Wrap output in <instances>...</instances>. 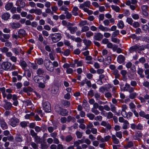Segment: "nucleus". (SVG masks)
<instances>
[{
    "instance_id": "obj_1",
    "label": "nucleus",
    "mask_w": 149,
    "mask_h": 149,
    "mask_svg": "<svg viewBox=\"0 0 149 149\" xmlns=\"http://www.w3.org/2000/svg\"><path fill=\"white\" fill-rule=\"evenodd\" d=\"M50 38L54 42H56L59 41L62 38V35L60 33H52L49 35Z\"/></svg>"
},
{
    "instance_id": "obj_2",
    "label": "nucleus",
    "mask_w": 149,
    "mask_h": 149,
    "mask_svg": "<svg viewBox=\"0 0 149 149\" xmlns=\"http://www.w3.org/2000/svg\"><path fill=\"white\" fill-rule=\"evenodd\" d=\"M19 122L20 120L19 119L13 117L10 119L8 124L12 127H15L18 125Z\"/></svg>"
},
{
    "instance_id": "obj_3",
    "label": "nucleus",
    "mask_w": 149,
    "mask_h": 149,
    "mask_svg": "<svg viewBox=\"0 0 149 149\" xmlns=\"http://www.w3.org/2000/svg\"><path fill=\"white\" fill-rule=\"evenodd\" d=\"M118 120L120 122L123 123L122 127L123 129L126 130L129 128V123L127 120H125L122 117H119Z\"/></svg>"
},
{
    "instance_id": "obj_4",
    "label": "nucleus",
    "mask_w": 149,
    "mask_h": 149,
    "mask_svg": "<svg viewBox=\"0 0 149 149\" xmlns=\"http://www.w3.org/2000/svg\"><path fill=\"white\" fill-rule=\"evenodd\" d=\"M51 63H52L49 60H46L45 62L44 65L48 70L50 72H53L54 70V67L51 64Z\"/></svg>"
},
{
    "instance_id": "obj_5",
    "label": "nucleus",
    "mask_w": 149,
    "mask_h": 149,
    "mask_svg": "<svg viewBox=\"0 0 149 149\" xmlns=\"http://www.w3.org/2000/svg\"><path fill=\"white\" fill-rule=\"evenodd\" d=\"M42 106L45 112L49 113L51 111V105L49 102L47 101L43 102Z\"/></svg>"
},
{
    "instance_id": "obj_6",
    "label": "nucleus",
    "mask_w": 149,
    "mask_h": 149,
    "mask_svg": "<svg viewBox=\"0 0 149 149\" xmlns=\"http://www.w3.org/2000/svg\"><path fill=\"white\" fill-rule=\"evenodd\" d=\"M11 64L9 62H3L2 65V68L6 70H10L11 68Z\"/></svg>"
},
{
    "instance_id": "obj_7",
    "label": "nucleus",
    "mask_w": 149,
    "mask_h": 149,
    "mask_svg": "<svg viewBox=\"0 0 149 149\" xmlns=\"http://www.w3.org/2000/svg\"><path fill=\"white\" fill-rule=\"evenodd\" d=\"M103 37V34L100 33H95L94 35L93 38L95 40L100 41Z\"/></svg>"
},
{
    "instance_id": "obj_8",
    "label": "nucleus",
    "mask_w": 149,
    "mask_h": 149,
    "mask_svg": "<svg viewBox=\"0 0 149 149\" xmlns=\"http://www.w3.org/2000/svg\"><path fill=\"white\" fill-rule=\"evenodd\" d=\"M100 125L101 126L106 127L107 129L108 130H110L112 128L111 125L108 122L102 121L101 122Z\"/></svg>"
},
{
    "instance_id": "obj_9",
    "label": "nucleus",
    "mask_w": 149,
    "mask_h": 149,
    "mask_svg": "<svg viewBox=\"0 0 149 149\" xmlns=\"http://www.w3.org/2000/svg\"><path fill=\"white\" fill-rule=\"evenodd\" d=\"M91 5V2L89 1H86L84 3L80 4L79 7L80 9H82L85 7L87 8H89Z\"/></svg>"
},
{
    "instance_id": "obj_10",
    "label": "nucleus",
    "mask_w": 149,
    "mask_h": 149,
    "mask_svg": "<svg viewBox=\"0 0 149 149\" xmlns=\"http://www.w3.org/2000/svg\"><path fill=\"white\" fill-rule=\"evenodd\" d=\"M127 108V107L126 104H124L122 106L121 113L122 115L124 117L127 116L126 110Z\"/></svg>"
},
{
    "instance_id": "obj_11",
    "label": "nucleus",
    "mask_w": 149,
    "mask_h": 149,
    "mask_svg": "<svg viewBox=\"0 0 149 149\" xmlns=\"http://www.w3.org/2000/svg\"><path fill=\"white\" fill-rule=\"evenodd\" d=\"M68 29L70 31L71 34L74 33L78 30L77 27L76 26L72 27L69 25H67Z\"/></svg>"
},
{
    "instance_id": "obj_12",
    "label": "nucleus",
    "mask_w": 149,
    "mask_h": 149,
    "mask_svg": "<svg viewBox=\"0 0 149 149\" xmlns=\"http://www.w3.org/2000/svg\"><path fill=\"white\" fill-rule=\"evenodd\" d=\"M57 127L58 125L55 124L53 125V127L49 126L47 127V129L48 132L50 133H51L54 131V130H56Z\"/></svg>"
},
{
    "instance_id": "obj_13",
    "label": "nucleus",
    "mask_w": 149,
    "mask_h": 149,
    "mask_svg": "<svg viewBox=\"0 0 149 149\" xmlns=\"http://www.w3.org/2000/svg\"><path fill=\"white\" fill-rule=\"evenodd\" d=\"M16 5L19 7L24 8L25 6V2L22 0H18L16 3Z\"/></svg>"
},
{
    "instance_id": "obj_14",
    "label": "nucleus",
    "mask_w": 149,
    "mask_h": 149,
    "mask_svg": "<svg viewBox=\"0 0 149 149\" xmlns=\"http://www.w3.org/2000/svg\"><path fill=\"white\" fill-rule=\"evenodd\" d=\"M4 102H5L4 104V108L6 109L9 110L12 107V104L10 102H8L6 100H4Z\"/></svg>"
},
{
    "instance_id": "obj_15",
    "label": "nucleus",
    "mask_w": 149,
    "mask_h": 149,
    "mask_svg": "<svg viewBox=\"0 0 149 149\" xmlns=\"http://www.w3.org/2000/svg\"><path fill=\"white\" fill-rule=\"evenodd\" d=\"M142 10L143 14L145 16H147L148 15V13L147 6L146 5H143L141 7Z\"/></svg>"
},
{
    "instance_id": "obj_16",
    "label": "nucleus",
    "mask_w": 149,
    "mask_h": 149,
    "mask_svg": "<svg viewBox=\"0 0 149 149\" xmlns=\"http://www.w3.org/2000/svg\"><path fill=\"white\" fill-rule=\"evenodd\" d=\"M125 60V57L122 55H119L117 57V61L119 63H123L124 62Z\"/></svg>"
},
{
    "instance_id": "obj_17",
    "label": "nucleus",
    "mask_w": 149,
    "mask_h": 149,
    "mask_svg": "<svg viewBox=\"0 0 149 149\" xmlns=\"http://www.w3.org/2000/svg\"><path fill=\"white\" fill-rule=\"evenodd\" d=\"M11 27L13 29H17L19 28L20 26V24L19 23L13 22L10 23Z\"/></svg>"
},
{
    "instance_id": "obj_18",
    "label": "nucleus",
    "mask_w": 149,
    "mask_h": 149,
    "mask_svg": "<svg viewBox=\"0 0 149 149\" xmlns=\"http://www.w3.org/2000/svg\"><path fill=\"white\" fill-rule=\"evenodd\" d=\"M15 139L16 141L18 142H21L23 140V138L21 134H16V136L15 137Z\"/></svg>"
},
{
    "instance_id": "obj_19",
    "label": "nucleus",
    "mask_w": 149,
    "mask_h": 149,
    "mask_svg": "<svg viewBox=\"0 0 149 149\" xmlns=\"http://www.w3.org/2000/svg\"><path fill=\"white\" fill-rule=\"evenodd\" d=\"M139 115L141 117L144 118L146 119H149V114H146L145 112L142 111H140L139 113Z\"/></svg>"
},
{
    "instance_id": "obj_20",
    "label": "nucleus",
    "mask_w": 149,
    "mask_h": 149,
    "mask_svg": "<svg viewBox=\"0 0 149 149\" xmlns=\"http://www.w3.org/2000/svg\"><path fill=\"white\" fill-rule=\"evenodd\" d=\"M0 124L1 127L3 130H5L8 128V125L4 120H1Z\"/></svg>"
},
{
    "instance_id": "obj_21",
    "label": "nucleus",
    "mask_w": 149,
    "mask_h": 149,
    "mask_svg": "<svg viewBox=\"0 0 149 149\" xmlns=\"http://www.w3.org/2000/svg\"><path fill=\"white\" fill-rule=\"evenodd\" d=\"M10 16V14L8 13H3L1 16L2 18L4 20L8 19Z\"/></svg>"
},
{
    "instance_id": "obj_22",
    "label": "nucleus",
    "mask_w": 149,
    "mask_h": 149,
    "mask_svg": "<svg viewBox=\"0 0 149 149\" xmlns=\"http://www.w3.org/2000/svg\"><path fill=\"white\" fill-rule=\"evenodd\" d=\"M59 87L55 85H53L52 88L51 92L53 94H56L58 91Z\"/></svg>"
},
{
    "instance_id": "obj_23",
    "label": "nucleus",
    "mask_w": 149,
    "mask_h": 149,
    "mask_svg": "<svg viewBox=\"0 0 149 149\" xmlns=\"http://www.w3.org/2000/svg\"><path fill=\"white\" fill-rule=\"evenodd\" d=\"M13 6V4L12 2L7 3L5 6V8L7 10H10Z\"/></svg>"
},
{
    "instance_id": "obj_24",
    "label": "nucleus",
    "mask_w": 149,
    "mask_h": 149,
    "mask_svg": "<svg viewBox=\"0 0 149 149\" xmlns=\"http://www.w3.org/2000/svg\"><path fill=\"white\" fill-rule=\"evenodd\" d=\"M76 121V119L74 117L72 116H68L67 118V121L68 123H69L70 121H72V123H74Z\"/></svg>"
},
{
    "instance_id": "obj_25",
    "label": "nucleus",
    "mask_w": 149,
    "mask_h": 149,
    "mask_svg": "<svg viewBox=\"0 0 149 149\" xmlns=\"http://www.w3.org/2000/svg\"><path fill=\"white\" fill-rule=\"evenodd\" d=\"M111 137L113 140V142L114 143L116 144H119V141L118 139L116 138L115 135L113 134L112 135Z\"/></svg>"
},
{
    "instance_id": "obj_26",
    "label": "nucleus",
    "mask_w": 149,
    "mask_h": 149,
    "mask_svg": "<svg viewBox=\"0 0 149 149\" xmlns=\"http://www.w3.org/2000/svg\"><path fill=\"white\" fill-rule=\"evenodd\" d=\"M68 111L66 109L62 108L59 114L62 116H66L68 114Z\"/></svg>"
},
{
    "instance_id": "obj_27",
    "label": "nucleus",
    "mask_w": 149,
    "mask_h": 149,
    "mask_svg": "<svg viewBox=\"0 0 149 149\" xmlns=\"http://www.w3.org/2000/svg\"><path fill=\"white\" fill-rule=\"evenodd\" d=\"M109 91L107 87L106 86H101L99 89V91L102 93H104L105 91Z\"/></svg>"
},
{
    "instance_id": "obj_28",
    "label": "nucleus",
    "mask_w": 149,
    "mask_h": 149,
    "mask_svg": "<svg viewBox=\"0 0 149 149\" xmlns=\"http://www.w3.org/2000/svg\"><path fill=\"white\" fill-rule=\"evenodd\" d=\"M86 116L89 119L91 120H93L95 118V115L93 113H88L86 114Z\"/></svg>"
},
{
    "instance_id": "obj_29",
    "label": "nucleus",
    "mask_w": 149,
    "mask_h": 149,
    "mask_svg": "<svg viewBox=\"0 0 149 149\" xmlns=\"http://www.w3.org/2000/svg\"><path fill=\"white\" fill-rule=\"evenodd\" d=\"M98 28L100 30L103 31H108V28L104 27L101 24H100Z\"/></svg>"
},
{
    "instance_id": "obj_30",
    "label": "nucleus",
    "mask_w": 149,
    "mask_h": 149,
    "mask_svg": "<svg viewBox=\"0 0 149 149\" xmlns=\"http://www.w3.org/2000/svg\"><path fill=\"white\" fill-rule=\"evenodd\" d=\"M36 73L38 75H43L45 73V70L42 68H39L37 70Z\"/></svg>"
},
{
    "instance_id": "obj_31",
    "label": "nucleus",
    "mask_w": 149,
    "mask_h": 149,
    "mask_svg": "<svg viewBox=\"0 0 149 149\" xmlns=\"http://www.w3.org/2000/svg\"><path fill=\"white\" fill-rule=\"evenodd\" d=\"M20 65L22 68L24 70H25L27 66V65L26 63L24 61L21 60Z\"/></svg>"
},
{
    "instance_id": "obj_32",
    "label": "nucleus",
    "mask_w": 149,
    "mask_h": 149,
    "mask_svg": "<svg viewBox=\"0 0 149 149\" xmlns=\"http://www.w3.org/2000/svg\"><path fill=\"white\" fill-rule=\"evenodd\" d=\"M137 49V45H135L131 47L129 49V51L130 53H132L135 51Z\"/></svg>"
},
{
    "instance_id": "obj_33",
    "label": "nucleus",
    "mask_w": 149,
    "mask_h": 149,
    "mask_svg": "<svg viewBox=\"0 0 149 149\" xmlns=\"http://www.w3.org/2000/svg\"><path fill=\"white\" fill-rule=\"evenodd\" d=\"M74 62L77 64V67L81 66L83 64V62L82 61H79L77 59H75L74 61Z\"/></svg>"
},
{
    "instance_id": "obj_34",
    "label": "nucleus",
    "mask_w": 149,
    "mask_h": 149,
    "mask_svg": "<svg viewBox=\"0 0 149 149\" xmlns=\"http://www.w3.org/2000/svg\"><path fill=\"white\" fill-rule=\"evenodd\" d=\"M138 95V94L136 92H132L130 93L129 95V98L131 99H133L135 98Z\"/></svg>"
},
{
    "instance_id": "obj_35",
    "label": "nucleus",
    "mask_w": 149,
    "mask_h": 149,
    "mask_svg": "<svg viewBox=\"0 0 149 149\" xmlns=\"http://www.w3.org/2000/svg\"><path fill=\"white\" fill-rule=\"evenodd\" d=\"M119 28L123 29L124 27V25L123 22L120 20L118 22V23L117 24Z\"/></svg>"
},
{
    "instance_id": "obj_36",
    "label": "nucleus",
    "mask_w": 149,
    "mask_h": 149,
    "mask_svg": "<svg viewBox=\"0 0 149 149\" xmlns=\"http://www.w3.org/2000/svg\"><path fill=\"white\" fill-rule=\"evenodd\" d=\"M111 8L116 12H118L120 10V8L117 6L112 5L111 6Z\"/></svg>"
},
{
    "instance_id": "obj_37",
    "label": "nucleus",
    "mask_w": 149,
    "mask_h": 149,
    "mask_svg": "<svg viewBox=\"0 0 149 149\" xmlns=\"http://www.w3.org/2000/svg\"><path fill=\"white\" fill-rule=\"evenodd\" d=\"M23 91L25 92L28 93V92H32L33 89L30 87H24L23 88Z\"/></svg>"
},
{
    "instance_id": "obj_38",
    "label": "nucleus",
    "mask_w": 149,
    "mask_h": 149,
    "mask_svg": "<svg viewBox=\"0 0 149 149\" xmlns=\"http://www.w3.org/2000/svg\"><path fill=\"white\" fill-rule=\"evenodd\" d=\"M72 139V137L70 135H67L65 137V141L67 142H70Z\"/></svg>"
},
{
    "instance_id": "obj_39",
    "label": "nucleus",
    "mask_w": 149,
    "mask_h": 149,
    "mask_svg": "<svg viewBox=\"0 0 149 149\" xmlns=\"http://www.w3.org/2000/svg\"><path fill=\"white\" fill-rule=\"evenodd\" d=\"M18 33L20 36H24L26 34L25 31L24 30L22 29L19 30Z\"/></svg>"
},
{
    "instance_id": "obj_40",
    "label": "nucleus",
    "mask_w": 149,
    "mask_h": 149,
    "mask_svg": "<svg viewBox=\"0 0 149 149\" xmlns=\"http://www.w3.org/2000/svg\"><path fill=\"white\" fill-rule=\"evenodd\" d=\"M83 42L84 43L85 45L87 46H89L91 43V42L90 40H87L86 39H84L83 40Z\"/></svg>"
},
{
    "instance_id": "obj_41",
    "label": "nucleus",
    "mask_w": 149,
    "mask_h": 149,
    "mask_svg": "<svg viewBox=\"0 0 149 149\" xmlns=\"http://www.w3.org/2000/svg\"><path fill=\"white\" fill-rule=\"evenodd\" d=\"M87 24L88 25V24L86 20L81 21L79 24V25L81 26H84Z\"/></svg>"
},
{
    "instance_id": "obj_42",
    "label": "nucleus",
    "mask_w": 149,
    "mask_h": 149,
    "mask_svg": "<svg viewBox=\"0 0 149 149\" xmlns=\"http://www.w3.org/2000/svg\"><path fill=\"white\" fill-rule=\"evenodd\" d=\"M89 30V28L88 26H84L82 27L81 31L82 32H86L88 31Z\"/></svg>"
},
{
    "instance_id": "obj_43",
    "label": "nucleus",
    "mask_w": 149,
    "mask_h": 149,
    "mask_svg": "<svg viewBox=\"0 0 149 149\" xmlns=\"http://www.w3.org/2000/svg\"><path fill=\"white\" fill-rule=\"evenodd\" d=\"M29 144L34 149H37L38 147V145L34 142H31Z\"/></svg>"
},
{
    "instance_id": "obj_44",
    "label": "nucleus",
    "mask_w": 149,
    "mask_h": 149,
    "mask_svg": "<svg viewBox=\"0 0 149 149\" xmlns=\"http://www.w3.org/2000/svg\"><path fill=\"white\" fill-rule=\"evenodd\" d=\"M62 103L63 105L66 107H69L70 105V102L66 100H63L62 102Z\"/></svg>"
},
{
    "instance_id": "obj_45",
    "label": "nucleus",
    "mask_w": 149,
    "mask_h": 149,
    "mask_svg": "<svg viewBox=\"0 0 149 149\" xmlns=\"http://www.w3.org/2000/svg\"><path fill=\"white\" fill-rule=\"evenodd\" d=\"M104 94L105 97L107 98L110 99L112 97V95L111 93L108 91Z\"/></svg>"
},
{
    "instance_id": "obj_46",
    "label": "nucleus",
    "mask_w": 149,
    "mask_h": 149,
    "mask_svg": "<svg viewBox=\"0 0 149 149\" xmlns=\"http://www.w3.org/2000/svg\"><path fill=\"white\" fill-rule=\"evenodd\" d=\"M64 14L65 15V17L67 19H70L72 17L71 13H70L68 11L65 12Z\"/></svg>"
},
{
    "instance_id": "obj_47",
    "label": "nucleus",
    "mask_w": 149,
    "mask_h": 149,
    "mask_svg": "<svg viewBox=\"0 0 149 149\" xmlns=\"http://www.w3.org/2000/svg\"><path fill=\"white\" fill-rule=\"evenodd\" d=\"M28 123V122H27L25 121H23L21 122L20 123V124L21 127L24 128L27 126Z\"/></svg>"
},
{
    "instance_id": "obj_48",
    "label": "nucleus",
    "mask_w": 149,
    "mask_h": 149,
    "mask_svg": "<svg viewBox=\"0 0 149 149\" xmlns=\"http://www.w3.org/2000/svg\"><path fill=\"white\" fill-rule=\"evenodd\" d=\"M97 109H91V112L94 113L95 115H97L100 114V112Z\"/></svg>"
},
{
    "instance_id": "obj_49",
    "label": "nucleus",
    "mask_w": 149,
    "mask_h": 149,
    "mask_svg": "<svg viewBox=\"0 0 149 149\" xmlns=\"http://www.w3.org/2000/svg\"><path fill=\"white\" fill-rule=\"evenodd\" d=\"M49 56L51 60L54 61L55 60V54L54 52H52L49 53Z\"/></svg>"
},
{
    "instance_id": "obj_50",
    "label": "nucleus",
    "mask_w": 149,
    "mask_h": 149,
    "mask_svg": "<svg viewBox=\"0 0 149 149\" xmlns=\"http://www.w3.org/2000/svg\"><path fill=\"white\" fill-rule=\"evenodd\" d=\"M35 14L38 15H40L42 13V10L39 8L35 9Z\"/></svg>"
},
{
    "instance_id": "obj_51",
    "label": "nucleus",
    "mask_w": 149,
    "mask_h": 149,
    "mask_svg": "<svg viewBox=\"0 0 149 149\" xmlns=\"http://www.w3.org/2000/svg\"><path fill=\"white\" fill-rule=\"evenodd\" d=\"M0 91H1L2 93L3 97H5L6 96V92L5 88L4 87L0 88Z\"/></svg>"
},
{
    "instance_id": "obj_52",
    "label": "nucleus",
    "mask_w": 149,
    "mask_h": 149,
    "mask_svg": "<svg viewBox=\"0 0 149 149\" xmlns=\"http://www.w3.org/2000/svg\"><path fill=\"white\" fill-rule=\"evenodd\" d=\"M116 136L119 139H121L122 137V133L121 131L116 132Z\"/></svg>"
},
{
    "instance_id": "obj_53",
    "label": "nucleus",
    "mask_w": 149,
    "mask_h": 149,
    "mask_svg": "<svg viewBox=\"0 0 149 149\" xmlns=\"http://www.w3.org/2000/svg\"><path fill=\"white\" fill-rule=\"evenodd\" d=\"M133 146V143L132 141H130L128 142L127 145L125 146V148H130L132 147Z\"/></svg>"
},
{
    "instance_id": "obj_54",
    "label": "nucleus",
    "mask_w": 149,
    "mask_h": 149,
    "mask_svg": "<svg viewBox=\"0 0 149 149\" xmlns=\"http://www.w3.org/2000/svg\"><path fill=\"white\" fill-rule=\"evenodd\" d=\"M76 134L78 138L80 139L82 136V133L79 131H77L76 132Z\"/></svg>"
},
{
    "instance_id": "obj_55",
    "label": "nucleus",
    "mask_w": 149,
    "mask_h": 149,
    "mask_svg": "<svg viewBox=\"0 0 149 149\" xmlns=\"http://www.w3.org/2000/svg\"><path fill=\"white\" fill-rule=\"evenodd\" d=\"M115 37H111V39L112 41L115 43H119L120 42V40L116 38H115Z\"/></svg>"
},
{
    "instance_id": "obj_56",
    "label": "nucleus",
    "mask_w": 149,
    "mask_h": 149,
    "mask_svg": "<svg viewBox=\"0 0 149 149\" xmlns=\"http://www.w3.org/2000/svg\"><path fill=\"white\" fill-rule=\"evenodd\" d=\"M94 95L96 100H99L100 98V94L99 93H95Z\"/></svg>"
},
{
    "instance_id": "obj_57",
    "label": "nucleus",
    "mask_w": 149,
    "mask_h": 149,
    "mask_svg": "<svg viewBox=\"0 0 149 149\" xmlns=\"http://www.w3.org/2000/svg\"><path fill=\"white\" fill-rule=\"evenodd\" d=\"M119 34V31L118 30H117L114 31L112 33L111 37H116Z\"/></svg>"
},
{
    "instance_id": "obj_58",
    "label": "nucleus",
    "mask_w": 149,
    "mask_h": 149,
    "mask_svg": "<svg viewBox=\"0 0 149 149\" xmlns=\"http://www.w3.org/2000/svg\"><path fill=\"white\" fill-rule=\"evenodd\" d=\"M40 76L38 75L34 77L33 79L36 82L39 83L40 82Z\"/></svg>"
},
{
    "instance_id": "obj_59",
    "label": "nucleus",
    "mask_w": 149,
    "mask_h": 149,
    "mask_svg": "<svg viewBox=\"0 0 149 149\" xmlns=\"http://www.w3.org/2000/svg\"><path fill=\"white\" fill-rule=\"evenodd\" d=\"M93 33L91 31H88L86 33V36L87 38H90L93 36Z\"/></svg>"
},
{
    "instance_id": "obj_60",
    "label": "nucleus",
    "mask_w": 149,
    "mask_h": 149,
    "mask_svg": "<svg viewBox=\"0 0 149 149\" xmlns=\"http://www.w3.org/2000/svg\"><path fill=\"white\" fill-rule=\"evenodd\" d=\"M12 18L13 19L19 20L20 18V17L19 15L14 14L13 15Z\"/></svg>"
},
{
    "instance_id": "obj_61",
    "label": "nucleus",
    "mask_w": 149,
    "mask_h": 149,
    "mask_svg": "<svg viewBox=\"0 0 149 149\" xmlns=\"http://www.w3.org/2000/svg\"><path fill=\"white\" fill-rule=\"evenodd\" d=\"M59 9L62 11H64L65 12H67L68 11V8L66 7L65 6H63L61 7Z\"/></svg>"
},
{
    "instance_id": "obj_62",
    "label": "nucleus",
    "mask_w": 149,
    "mask_h": 149,
    "mask_svg": "<svg viewBox=\"0 0 149 149\" xmlns=\"http://www.w3.org/2000/svg\"><path fill=\"white\" fill-rule=\"evenodd\" d=\"M0 51L3 53H6L8 51V49L6 47H3L0 49Z\"/></svg>"
},
{
    "instance_id": "obj_63",
    "label": "nucleus",
    "mask_w": 149,
    "mask_h": 149,
    "mask_svg": "<svg viewBox=\"0 0 149 149\" xmlns=\"http://www.w3.org/2000/svg\"><path fill=\"white\" fill-rule=\"evenodd\" d=\"M48 147V146L46 143H42L41 145V148L42 149H47Z\"/></svg>"
},
{
    "instance_id": "obj_64",
    "label": "nucleus",
    "mask_w": 149,
    "mask_h": 149,
    "mask_svg": "<svg viewBox=\"0 0 149 149\" xmlns=\"http://www.w3.org/2000/svg\"><path fill=\"white\" fill-rule=\"evenodd\" d=\"M126 22L130 25H132L133 20L132 18L130 17H127L126 20Z\"/></svg>"
}]
</instances>
